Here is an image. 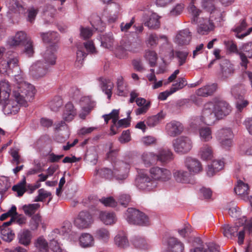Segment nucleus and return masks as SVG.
I'll list each match as a JSON object with an SVG mask.
<instances>
[{
  "label": "nucleus",
  "instance_id": "nucleus-20",
  "mask_svg": "<svg viewBox=\"0 0 252 252\" xmlns=\"http://www.w3.org/2000/svg\"><path fill=\"white\" fill-rule=\"evenodd\" d=\"M191 40V34L188 29L179 32L176 35L175 42L180 45L189 44Z\"/></svg>",
  "mask_w": 252,
  "mask_h": 252
},
{
  "label": "nucleus",
  "instance_id": "nucleus-31",
  "mask_svg": "<svg viewBox=\"0 0 252 252\" xmlns=\"http://www.w3.org/2000/svg\"><path fill=\"white\" fill-rule=\"evenodd\" d=\"M235 193L240 196L242 199H244L245 196L248 195L250 189L248 184L244 183L241 180L237 182V185L234 188Z\"/></svg>",
  "mask_w": 252,
  "mask_h": 252
},
{
  "label": "nucleus",
  "instance_id": "nucleus-43",
  "mask_svg": "<svg viewBox=\"0 0 252 252\" xmlns=\"http://www.w3.org/2000/svg\"><path fill=\"white\" fill-rule=\"evenodd\" d=\"M239 232L237 234L238 237V243L242 245L244 243L245 235L246 233L252 234V220L248 225L243 227L242 229L239 228Z\"/></svg>",
  "mask_w": 252,
  "mask_h": 252
},
{
  "label": "nucleus",
  "instance_id": "nucleus-6",
  "mask_svg": "<svg viewBox=\"0 0 252 252\" xmlns=\"http://www.w3.org/2000/svg\"><path fill=\"white\" fill-rule=\"evenodd\" d=\"M10 94L0 90V104L2 105L3 110L8 114L18 112L19 107L18 103L15 104L13 100H9Z\"/></svg>",
  "mask_w": 252,
  "mask_h": 252
},
{
  "label": "nucleus",
  "instance_id": "nucleus-3",
  "mask_svg": "<svg viewBox=\"0 0 252 252\" xmlns=\"http://www.w3.org/2000/svg\"><path fill=\"white\" fill-rule=\"evenodd\" d=\"M214 109V104L212 102H208L204 105L200 117V120L202 123L207 125H211L218 120Z\"/></svg>",
  "mask_w": 252,
  "mask_h": 252
},
{
  "label": "nucleus",
  "instance_id": "nucleus-8",
  "mask_svg": "<svg viewBox=\"0 0 252 252\" xmlns=\"http://www.w3.org/2000/svg\"><path fill=\"white\" fill-rule=\"evenodd\" d=\"M202 7L211 13V17H214L217 22H220L223 21L225 17L224 11H221L215 7L213 0H203Z\"/></svg>",
  "mask_w": 252,
  "mask_h": 252
},
{
  "label": "nucleus",
  "instance_id": "nucleus-63",
  "mask_svg": "<svg viewBox=\"0 0 252 252\" xmlns=\"http://www.w3.org/2000/svg\"><path fill=\"white\" fill-rule=\"evenodd\" d=\"M175 56L178 59L179 65L181 66L186 62L187 58L189 55L187 51H176L175 53Z\"/></svg>",
  "mask_w": 252,
  "mask_h": 252
},
{
  "label": "nucleus",
  "instance_id": "nucleus-51",
  "mask_svg": "<svg viewBox=\"0 0 252 252\" xmlns=\"http://www.w3.org/2000/svg\"><path fill=\"white\" fill-rule=\"evenodd\" d=\"M222 229L224 236L231 238L235 235V233L239 230V228L237 225L231 226L229 224H224Z\"/></svg>",
  "mask_w": 252,
  "mask_h": 252
},
{
  "label": "nucleus",
  "instance_id": "nucleus-53",
  "mask_svg": "<svg viewBox=\"0 0 252 252\" xmlns=\"http://www.w3.org/2000/svg\"><path fill=\"white\" fill-rule=\"evenodd\" d=\"M41 222V216L38 213L36 214L32 217L29 221V226L31 230H35L38 228Z\"/></svg>",
  "mask_w": 252,
  "mask_h": 252
},
{
  "label": "nucleus",
  "instance_id": "nucleus-54",
  "mask_svg": "<svg viewBox=\"0 0 252 252\" xmlns=\"http://www.w3.org/2000/svg\"><path fill=\"white\" fill-rule=\"evenodd\" d=\"M101 45L104 47L109 49L112 47L114 42V38L112 33L103 35L102 37H101Z\"/></svg>",
  "mask_w": 252,
  "mask_h": 252
},
{
  "label": "nucleus",
  "instance_id": "nucleus-34",
  "mask_svg": "<svg viewBox=\"0 0 252 252\" xmlns=\"http://www.w3.org/2000/svg\"><path fill=\"white\" fill-rule=\"evenodd\" d=\"M165 115L161 111L158 114L148 117L145 120L147 126L150 127H153L158 125L164 118Z\"/></svg>",
  "mask_w": 252,
  "mask_h": 252
},
{
  "label": "nucleus",
  "instance_id": "nucleus-42",
  "mask_svg": "<svg viewBox=\"0 0 252 252\" xmlns=\"http://www.w3.org/2000/svg\"><path fill=\"white\" fill-rule=\"evenodd\" d=\"M81 101L86 104V106L83 107L82 110L88 115L95 107V102L89 96L82 97Z\"/></svg>",
  "mask_w": 252,
  "mask_h": 252
},
{
  "label": "nucleus",
  "instance_id": "nucleus-35",
  "mask_svg": "<svg viewBox=\"0 0 252 252\" xmlns=\"http://www.w3.org/2000/svg\"><path fill=\"white\" fill-rule=\"evenodd\" d=\"M79 243L82 248L92 247L94 244V237L89 233H83L79 237Z\"/></svg>",
  "mask_w": 252,
  "mask_h": 252
},
{
  "label": "nucleus",
  "instance_id": "nucleus-40",
  "mask_svg": "<svg viewBox=\"0 0 252 252\" xmlns=\"http://www.w3.org/2000/svg\"><path fill=\"white\" fill-rule=\"evenodd\" d=\"M199 155L203 160H210L213 156L212 147L207 144H204L200 148Z\"/></svg>",
  "mask_w": 252,
  "mask_h": 252
},
{
  "label": "nucleus",
  "instance_id": "nucleus-56",
  "mask_svg": "<svg viewBox=\"0 0 252 252\" xmlns=\"http://www.w3.org/2000/svg\"><path fill=\"white\" fill-rule=\"evenodd\" d=\"M63 104V101L61 96H55L50 102L49 107L53 111H58Z\"/></svg>",
  "mask_w": 252,
  "mask_h": 252
},
{
  "label": "nucleus",
  "instance_id": "nucleus-38",
  "mask_svg": "<svg viewBox=\"0 0 252 252\" xmlns=\"http://www.w3.org/2000/svg\"><path fill=\"white\" fill-rule=\"evenodd\" d=\"M245 92V86L241 84H236L231 88V94L235 99L243 98Z\"/></svg>",
  "mask_w": 252,
  "mask_h": 252
},
{
  "label": "nucleus",
  "instance_id": "nucleus-29",
  "mask_svg": "<svg viewBox=\"0 0 252 252\" xmlns=\"http://www.w3.org/2000/svg\"><path fill=\"white\" fill-rule=\"evenodd\" d=\"M114 243L120 249H125L129 246V242L125 232H119L114 238Z\"/></svg>",
  "mask_w": 252,
  "mask_h": 252
},
{
  "label": "nucleus",
  "instance_id": "nucleus-28",
  "mask_svg": "<svg viewBox=\"0 0 252 252\" xmlns=\"http://www.w3.org/2000/svg\"><path fill=\"white\" fill-rule=\"evenodd\" d=\"M40 36L44 42L53 43L54 45L51 46L57 47L56 44L59 40V34L57 32H41L40 33Z\"/></svg>",
  "mask_w": 252,
  "mask_h": 252
},
{
  "label": "nucleus",
  "instance_id": "nucleus-4",
  "mask_svg": "<svg viewBox=\"0 0 252 252\" xmlns=\"http://www.w3.org/2000/svg\"><path fill=\"white\" fill-rule=\"evenodd\" d=\"M174 151L178 153L186 154L192 148V142L188 137L181 136L173 140Z\"/></svg>",
  "mask_w": 252,
  "mask_h": 252
},
{
  "label": "nucleus",
  "instance_id": "nucleus-17",
  "mask_svg": "<svg viewBox=\"0 0 252 252\" xmlns=\"http://www.w3.org/2000/svg\"><path fill=\"white\" fill-rule=\"evenodd\" d=\"M166 132L171 137H175L181 134L183 131V125L178 121H172L166 125Z\"/></svg>",
  "mask_w": 252,
  "mask_h": 252
},
{
  "label": "nucleus",
  "instance_id": "nucleus-61",
  "mask_svg": "<svg viewBox=\"0 0 252 252\" xmlns=\"http://www.w3.org/2000/svg\"><path fill=\"white\" fill-rule=\"evenodd\" d=\"M187 85V81L185 78H179L177 79L176 83L172 84L171 87L170 88V89L172 91V93H174L177 91H179Z\"/></svg>",
  "mask_w": 252,
  "mask_h": 252
},
{
  "label": "nucleus",
  "instance_id": "nucleus-37",
  "mask_svg": "<svg viewBox=\"0 0 252 252\" xmlns=\"http://www.w3.org/2000/svg\"><path fill=\"white\" fill-rule=\"evenodd\" d=\"M95 235L97 239L104 243L108 242L111 235L109 229L104 227L97 229L95 231Z\"/></svg>",
  "mask_w": 252,
  "mask_h": 252
},
{
  "label": "nucleus",
  "instance_id": "nucleus-47",
  "mask_svg": "<svg viewBox=\"0 0 252 252\" xmlns=\"http://www.w3.org/2000/svg\"><path fill=\"white\" fill-rule=\"evenodd\" d=\"M19 243L24 246L29 245L31 241V232L28 230H24L18 235Z\"/></svg>",
  "mask_w": 252,
  "mask_h": 252
},
{
  "label": "nucleus",
  "instance_id": "nucleus-15",
  "mask_svg": "<svg viewBox=\"0 0 252 252\" xmlns=\"http://www.w3.org/2000/svg\"><path fill=\"white\" fill-rule=\"evenodd\" d=\"M185 165L190 174L199 173L203 169L200 161L191 157H188L185 159Z\"/></svg>",
  "mask_w": 252,
  "mask_h": 252
},
{
  "label": "nucleus",
  "instance_id": "nucleus-10",
  "mask_svg": "<svg viewBox=\"0 0 252 252\" xmlns=\"http://www.w3.org/2000/svg\"><path fill=\"white\" fill-rule=\"evenodd\" d=\"M136 185L139 189L146 191H150L156 186V183L147 175L140 174L136 180Z\"/></svg>",
  "mask_w": 252,
  "mask_h": 252
},
{
  "label": "nucleus",
  "instance_id": "nucleus-52",
  "mask_svg": "<svg viewBox=\"0 0 252 252\" xmlns=\"http://www.w3.org/2000/svg\"><path fill=\"white\" fill-rule=\"evenodd\" d=\"M144 58L149 62L150 66L154 67L156 65L158 59V55L156 52L149 50H146Z\"/></svg>",
  "mask_w": 252,
  "mask_h": 252
},
{
  "label": "nucleus",
  "instance_id": "nucleus-11",
  "mask_svg": "<svg viewBox=\"0 0 252 252\" xmlns=\"http://www.w3.org/2000/svg\"><path fill=\"white\" fill-rule=\"evenodd\" d=\"M218 139L221 146L225 149L230 147L232 143L233 134L230 128H223L219 131Z\"/></svg>",
  "mask_w": 252,
  "mask_h": 252
},
{
  "label": "nucleus",
  "instance_id": "nucleus-30",
  "mask_svg": "<svg viewBox=\"0 0 252 252\" xmlns=\"http://www.w3.org/2000/svg\"><path fill=\"white\" fill-rule=\"evenodd\" d=\"M119 111L118 110L114 109L109 114L104 115L103 117L106 124L108 123V121L112 119L113 125L111 126V135H115L117 133V132L114 130V126L116 125V123L119 119Z\"/></svg>",
  "mask_w": 252,
  "mask_h": 252
},
{
  "label": "nucleus",
  "instance_id": "nucleus-21",
  "mask_svg": "<svg viewBox=\"0 0 252 252\" xmlns=\"http://www.w3.org/2000/svg\"><path fill=\"white\" fill-rule=\"evenodd\" d=\"M159 18L156 13H153L149 16L145 15L143 17L144 25L150 29H157L160 27Z\"/></svg>",
  "mask_w": 252,
  "mask_h": 252
},
{
  "label": "nucleus",
  "instance_id": "nucleus-23",
  "mask_svg": "<svg viewBox=\"0 0 252 252\" xmlns=\"http://www.w3.org/2000/svg\"><path fill=\"white\" fill-rule=\"evenodd\" d=\"M100 220L106 225H111L117 221V218L115 213L109 211H101L99 214Z\"/></svg>",
  "mask_w": 252,
  "mask_h": 252
},
{
  "label": "nucleus",
  "instance_id": "nucleus-45",
  "mask_svg": "<svg viewBox=\"0 0 252 252\" xmlns=\"http://www.w3.org/2000/svg\"><path fill=\"white\" fill-rule=\"evenodd\" d=\"M131 49L128 43H121V45L118 46L116 50V55L117 57L121 59L126 56V51H130Z\"/></svg>",
  "mask_w": 252,
  "mask_h": 252
},
{
  "label": "nucleus",
  "instance_id": "nucleus-2",
  "mask_svg": "<svg viewBox=\"0 0 252 252\" xmlns=\"http://www.w3.org/2000/svg\"><path fill=\"white\" fill-rule=\"evenodd\" d=\"M125 218L130 224L147 226L150 224L149 217L144 213L133 208H129L125 214Z\"/></svg>",
  "mask_w": 252,
  "mask_h": 252
},
{
  "label": "nucleus",
  "instance_id": "nucleus-14",
  "mask_svg": "<svg viewBox=\"0 0 252 252\" xmlns=\"http://www.w3.org/2000/svg\"><path fill=\"white\" fill-rule=\"evenodd\" d=\"M213 103L215 106L214 110L218 120L229 115L231 111V106L225 101L219 100Z\"/></svg>",
  "mask_w": 252,
  "mask_h": 252
},
{
  "label": "nucleus",
  "instance_id": "nucleus-9",
  "mask_svg": "<svg viewBox=\"0 0 252 252\" xmlns=\"http://www.w3.org/2000/svg\"><path fill=\"white\" fill-rule=\"evenodd\" d=\"M239 57L241 60L240 65L246 69L249 63L248 59L252 58V42L244 43L240 47Z\"/></svg>",
  "mask_w": 252,
  "mask_h": 252
},
{
  "label": "nucleus",
  "instance_id": "nucleus-41",
  "mask_svg": "<svg viewBox=\"0 0 252 252\" xmlns=\"http://www.w3.org/2000/svg\"><path fill=\"white\" fill-rule=\"evenodd\" d=\"M158 160L162 163H166L173 158V156L171 151L169 150L163 149L159 151L157 155Z\"/></svg>",
  "mask_w": 252,
  "mask_h": 252
},
{
  "label": "nucleus",
  "instance_id": "nucleus-62",
  "mask_svg": "<svg viewBox=\"0 0 252 252\" xmlns=\"http://www.w3.org/2000/svg\"><path fill=\"white\" fill-rule=\"evenodd\" d=\"M118 149H113L112 144H110L109 146V151L107 153L106 156L108 160L110 161L113 166L114 163L117 161H121L117 159L118 155Z\"/></svg>",
  "mask_w": 252,
  "mask_h": 252
},
{
  "label": "nucleus",
  "instance_id": "nucleus-57",
  "mask_svg": "<svg viewBox=\"0 0 252 252\" xmlns=\"http://www.w3.org/2000/svg\"><path fill=\"white\" fill-rule=\"evenodd\" d=\"M26 180L25 177L18 184L12 187V190L17 192L18 196H22L26 192Z\"/></svg>",
  "mask_w": 252,
  "mask_h": 252
},
{
  "label": "nucleus",
  "instance_id": "nucleus-32",
  "mask_svg": "<svg viewBox=\"0 0 252 252\" xmlns=\"http://www.w3.org/2000/svg\"><path fill=\"white\" fill-rule=\"evenodd\" d=\"M169 249L172 252H183L184 247L182 243L174 237L169 238L167 241Z\"/></svg>",
  "mask_w": 252,
  "mask_h": 252
},
{
  "label": "nucleus",
  "instance_id": "nucleus-12",
  "mask_svg": "<svg viewBox=\"0 0 252 252\" xmlns=\"http://www.w3.org/2000/svg\"><path fill=\"white\" fill-rule=\"evenodd\" d=\"M49 67L40 61L37 62L31 66L30 73L34 78L39 79L47 73Z\"/></svg>",
  "mask_w": 252,
  "mask_h": 252
},
{
  "label": "nucleus",
  "instance_id": "nucleus-49",
  "mask_svg": "<svg viewBox=\"0 0 252 252\" xmlns=\"http://www.w3.org/2000/svg\"><path fill=\"white\" fill-rule=\"evenodd\" d=\"M40 205L38 203L30 204L23 206L24 213L28 216L32 217L40 208Z\"/></svg>",
  "mask_w": 252,
  "mask_h": 252
},
{
  "label": "nucleus",
  "instance_id": "nucleus-46",
  "mask_svg": "<svg viewBox=\"0 0 252 252\" xmlns=\"http://www.w3.org/2000/svg\"><path fill=\"white\" fill-rule=\"evenodd\" d=\"M34 246L40 252H48L49 246L47 241L42 237H39L34 243Z\"/></svg>",
  "mask_w": 252,
  "mask_h": 252
},
{
  "label": "nucleus",
  "instance_id": "nucleus-5",
  "mask_svg": "<svg viewBox=\"0 0 252 252\" xmlns=\"http://www.w3.org/2000/svg\"><path fill=\"white\" fill-rule=\"evenodd\" d=\"M114 178L118 181H123L127 178L130 168L128 163L123 161H117L114 163Z\"/></svg>",
  "mask_w": 252,
  "mask_h": 252
},
{
  "label": "nucleus",
  "instance_id": "nucleus-55",
  "mask_svg": "<svg viewBox=\"0 0 252 252\" xmlns=\"http://www.w3.org/2000/svg\"><path fill=\"white\" fill-rule=\"evenodd\" d=\"M115 9L114 11H112L109 15L107 16V21L109 23L115 22L121 13V7L119 4H115L114 5Z\"/></svg>",
  "mask_w": 252,
  "mask_h": 252
},
{
  "label": "nucleus",
  "instance_id": "nucleus-25",
  "mask_svg": "<svg viewBox=\"0 0 252 252\" xmlns=\"http://www.w3.org/2000/svg\"><path fill=\"white\" fill-rule=\"evenodd\" d=\"M77 114L76 109L71 102H67L63 111V118L64 121L69 122L71 121Z\"/></svg>",
  "mask_w": 252,
  "mask_h": 252
},
{
  "label": "nucleus",
  "instance_id": "nucleus-24",
  "mask_svg": "<svg viewBox=\"0 0 252 252\" xmlns=\"http://www.w3.org/2000/svg\"><path fill=\"white\" fill-rule=\"evenodd\" d=\"M99 81L100 82V86L102 91L107 95L108 99H110L114 88L113 83L109 79L102 77L99 78Z\"/></svg>",
  "mask_w": 252,
  "mask_h": 252
},
{
  "label": "nucleus",
  "instance_id": "nucleus-19",
  "mask_svg": "<svg viewBox=\"0 0 252 252\" xmlns=\"http://www.w3.org/2000/svg\"><path fill=\"white\" fill-rule=\"evenodd\" d=\"M27 40L26 34L22 31H20L14 36L9 37L7 43L11 47H16L24 44Z\"/></svg>",
  "mask_w": 252,
  "mask_h": 252
},
{
  "label": "nucleus",
  "instance_id": "nucleus-22",
  "mask_svg": "<svg viewBox=\"0 0 252 252\" xmlns=\"http://www.w3.org/2000/svg\"><path fill=\"white\" fill-rule=\"evenodd\" d=\"M12 220L13 218H11L9 221L3 223L2 225H1V237L3 240L6 242H11L15 237L14 233L8 227L11 224Z\"/></svg>",
  "mask_w": 252,
  "mask_h": 252
},
{
  "label": "nucleus",
  "instance_id": "nucleus-16",
  "mask_svg": "<svg viewBox=\"0 0 252 252\" xmlns=\"http://www.w3.org/2000/svg\"><path fill=\"white\" fill-rule=\"evenodd\" d=\"M214 29V25L212 20L208 18L201 19L197 27V32L201 35L208 34Z\"/></svg>",
  "mask_w": 252,
  "mask_h": 252
},
{
  "label": "nucleus",
  "instance_id": "nucleus-59",
  "mask_svg": "<svg viewBox=\"0 0 252 252\" xmlns=\"http://www.w3.org/2000/svg\"><path fill=\"white\" fill-rule=\"evenodd\" d=\"M56 10L52 6H47V9L44 11L45 24L53 23V17Z\"/></svg>",
  "mask_w": 252,
  "mask_h": 252
},
{
  "label": "nucleus",
  "instance_id": "nucleus-39",
  "mask_svg": "<svg viewBox=\"0 0 252 252\" xmlns=\"http://www.w3.org/2000/svg\"><path fill=\"white\" fill-rule=\"evenodd\" d=\"M199 134L201 141H210L212 139V131L208 126H202L199 129Z\"/></svg>",
  "mask_w": 252,
  "mask_h": 252
},
{
  "label": "nucleus",
  "instance_id": "nucleus-27",
  "mask_svg": "<svg viewBox=\"0 0 252 252\" xmlns=\"http://www.w3.org/2000/svg\"><path fill=\"white\" fill-rule=\"evenodd\" d=\"M217 85L216 84H212L204 86L196 91V94L202 97H207L211 95L216 90Z\"/></svg>",
  "mask_w": 252,
  "mask_h": 252
},
{
  "label": "nucleus",
  "instance_id": "nucleus-33",
  "mask_svg": "<svg viewBox=\"0 0 252 252\" xmlns=\"http://www.w3.org/2000/svg\"><path fill=\"white\" fill-rule=\"evenodd\" d=\"M221 76L223 79H226L231 76L234 71L233 65L227 60L220 64Z\"/></svg>",
  "mask_w": 252,
  "mask_h": 252
},
{
  "label": "nucleus",
  "instance_id": "nucleus-64",
  "mask_svg": "<svg viewBox=\"0 0 252 252\" xmlns=\"http://www.w3.org/2000/svg\"><path fill=\"white\" fill-rule=\"evenodd\" d=\"M190 252H220L218 247L215 245L212 244L208 246L207 250H203V248H196L193 250H191Z\"/></svg>",
  "mask_w": 252,
  "mask_h": 252
},
{
  "label": "nucleus",
  "instance_id": "nucleus-18",
  "mask_svg": "<svg viewBox=\"0 0 252 252\" xmlns=\"http://www.w3.org/2000/svg\"><path fill=\"white\" fill-rule=\"evenodd\" d=\"M56 46H50L43 54V63L44 64L50 66L55 64L56 61V56L55 54L57 50Z\"/></svg>",
  "mask_w": 252,
  "mask_h": 252
},
{
  "label": "nucleus",
  "instance_id": "nucleus-13",
  "mask_svg": "<svg viewBox=\"0 0 252 252\" xmlns=\"http://www.w3.org/2000/svg\"><path fill=\"white\" fill-rule=\"evenodd\" d=\"M92 222V216L86 211L81 212L74 220L75 225L80 229L89 227Z\"/></svg>",
  "mask_w": 252,
  "mask_h": 252
},
{
  "label": "nucleus",
  "instance_id": "nucleus-26",
  "mask_svg": "<svg viewBox=\"0 0 252 252\" xmlns=\"http://www.w3.org/2000/svg\"><path fill=\"white\" fill-rule=\"evenodd\" d=\"M190 175L189 172L183 169L174 170L173 172L175 180L178 183L182 184H187L189 182Z\"/></svg>",
  "mask_w": 252,
  "mask_h": 252
},
{
  "label": "nucleus",
  "instance_id": "nucleus-48",
  "mask_svg": "<svg viewBox=\"0 0 252 252\" xmlns=\"http://www.w3.org/2000/svg\"><path fill=\"white\" fill-rule=\"evenodd\" d=\"M159 38L163 39L166 42H167V38L165 35H160L158 37L156 33H151L149 35L146 43L151 47H155L158 44Z\"/></svg>",
  "mask_w": 252,
  "mask_h": 252
},
{
  "label": "nucleus",
  "instance_id": "nucleus-60",
  "mask_svg": "<svg viewBox=\"0 0 252 252\" xmlns=\"http://www.w3.org/2000/svg\"><path fill=\"white\" fill-rule=\"evenodd\" d=\"M132 242L136 248L141 249L149 248V245L146 240L141 237H135L133 239Z\"/></svg>",
  "mask_w": 252,
  "mask_h": 252
},
{
  "label": "nucleus",
  "instance_id": "nucleus-1",
  "mask_svg": "<svg viewBox=\"0 0 252 252\" xmlns=\"http://www.w3.org/2000/svg\"><path fill=\"white\" fill-rule=\"evenodd\" d=\"M14 76L16 80H21L18 82V83H20V87H18L19 90L13 92L15 101L19 105L26 107L28 105L27 101L32 100L35 94V89L33 86L23 82L21 75L15 74Z\"/></svg>",
  "mask_w": 252,
  "mask_h": 252
},
{
  "label": "nucleus",
  "instance_id": "nucleus-58",
  "mask_svg": "<svg viewBox=\"0 0 252 252\" xmlns=\"http://www.w3.org/2000/svg\"><path fill=\"white\" fill-rule=\"evenodd\" d=\"M142 158L144 163L147 165H149L158 160L157 155L153 153H144L142 156Z\"/></svg>",
  "mask_w": 252,
  "mask_h": 252
},
{
  "label": "nucleus",
  "instance_id": "nucleus-36",
  "mask_svg": "<svg viewBox=\"0 0 252 252\" xmlns=\"http://www.w3.org/2000/svg\"><path fill=\"white\" fill-rule=\"evenodd\" d=\"M116 85L118 94L120 96H126L128 91L127 85L124 82L122 76L117 78Z\"/></svg>",
  "mask_w": 252,
  "mask_h": 252
},
{
  "label": "nucleus",
  "instance_id": "nucleus-50",
  "mask_svg": "<svg viewBox=\"0 0 252 252\" xmlns=\"http://www.w3.org/2000/svg\"><path fill=\"white\" fill-rule=\"evenodd\" d=\"M71 228V223L69 221H65L63 223L61 228L55 229L54 232L56 234L65 235L70 232Z\"/></svg>",
  "mask_w": 252,
  "mask_h": 252
},
{
  "label": "nucleus",
  "instance_id": "nucleus-44",
  "mask_svg": "<svg viewBox=\"0 0 252 252\" xmlns=\"http://www.w3.org/2000/svg\"><path fill=\"white\" fill-rule=\"evenodd\" d=\"M191 2L188 7V10L192 16L191 23L196 24L197 23L198 16L201 13V10L194 5V0H190Z\"/></svg>",
  "mask_w": 252,
  "mask_h": 252
},
{
  "label": "nucleus",
  "instance_id": "nucleus-7",
  "mask_svg": "<svg viewBox=\"0 0 252 252\" xmlns=\"http://www.w3.org/2000/svg\"><path fill=\"white\" fill-rule=\"evenodd\" d=\"M149 172L154 181L166 182L170 180L172 177V173L169 170L158 166L150 168Z\"/></svg>",
  "mask_w": 252,
  "mask_h": 252
}]
</instances>
